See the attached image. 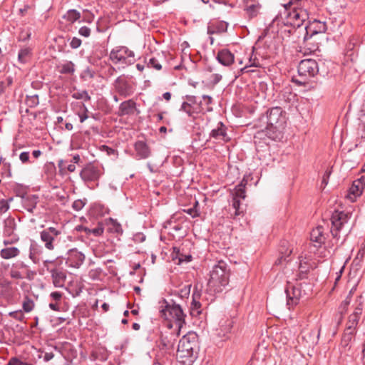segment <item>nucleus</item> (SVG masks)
Instances as JSON below:
<instances>
[{
  "label": "nucleus",
  "mask_w": 365,
  "mask_h": 365,
  "mask_svg": "<svg viewBox=\"0 0 365 365\" xmlns=\"http://www.w3.org/2000/svg\"><path fill=\"white\" fill-rule=\"evenodd\" d=\"M106 212V209L104 205L95 203L91 207L89 214L93 217H98L103 215Z\"/></svg>",
  "instance_id": "nucleus-34"
},
{
  "label": "nucleus",
  "mask_w": 365,
  "mask_h": 365,
  "mask_svg": "<svg viewBox=\"0 0 365 365\" xmlns=\"http://www.w3.org/2000/svg\"><path fill=\"white\" fill-rule=\"evenodd\" d=\"M115 91L124 98L129 97L134 93V83L128 80L125 76H118L113 83Z\"/></svg>",
  "instance_id": "nucleus-10"
},
{
  "label": "nucleus",
  "mask_w": 365,
  "mask_h": 365,
  "mask_svg": "<svg viewBox=\"0 0 365 365\" xmlns=\"http://www.w3.org/2000/svg\"><path fill=\"white\" fill-rule=\"evenodd\" d=\"M134 148L140 159H146L150 155V149L148 144L143 140L136 141L134 145Z\"/></svg>",
  "instance_id": "nucleus-22"
},
{
  "label": "nucleus",
  "mask_w": 365,
  "mask_h": 365,
  "mask_svg": "<svg viewBox=\"0 0 365 365\" xmlns=\"http://www.w3.org/2000/svg\"><path fill=\"white\" fill-rule=\"evenodd\" d=\"M349 219V214L343 211L334 210L331 216V233L334 238L339 239V232L343 225L347 223Z\"/></svg>",
  "instance_id": "nucleus-8"
},
{
  "label": "nucleus",
  "mask_w": 365,
  "mask_h": 365,
  "mask_svg": "<svg viewBox=\"0 0 365 365\" xmlns=\"http://www.w3.org/2000/svg\"><path fill=\"white\" fill-rule=\"evenodd\" d=\"M106 224L108 232L115 234L117 236L123 235V230L122 226L116 220L109 218L106 220Z\"/></svg>",
  "instance_id": "nucleus-27"
},
{
  "label": "nucleus",
  "mask_w": 365,
  "mask_h": 365,
  "mask_svg": "<svg viewBox=\"0 0 365 365\" xmlns=\"http://www.w3.org/2000/svg\"><path fill=\"white\" fill-rule=\"evenodd\" d=\"M201 293L200 291L197 290V287H194V292L192 293V301L190 306V314L192 317H197L201 314V304L199 302Z\"/></svg>",
  "instance_id": "nucleus-20"
},
{
  "label": "nucleus",
  "mask_w": 365,
  "mask_h": 365,
  "mask_svg": "<svg viewBox=\"0 0 365 365\" xmlns=\"http://www.w3.org/2000/svg\"><path fill=\"white\" fill-rule=\"evenodd\" d=\"M75 71V64L71 61H67L59 66V73L61 74L73 75Z\"/></svg>",
  "instance_id": "nucleus-33"
},
{
  "label": "nucleus",
  "mask_w": 365,
  "mask_h": 365,
  "mask_svg": "<svg viewBox=\"0 0 365 365\" xmlns=\"http://www.w3.org/2000/svg\"><path fill=\"white\" fill-rule=\"evenodd\" d=\"M211 83L213 86L217 84L222 78V76L218 73H214L210 76Z\"/></svg>",
  "instance_id": "nucleus-58"
},
{
  "label": "nucleus",
  "mask_w": 365,
  "mask_h": 365,
  "mask_svg": "<svg viewBox=\"0 0 365 365\" xmlns=\"http://www.w3.org/2000/svg\"><path fill=\"white\" fill-rule=\"evenodd\" d=\"M212 103V98L207 95L202 96V101H199L195 106L197 113H206L212 111V107L210 106Z\"/></svg>",
  "instance_id": "nucleus-21"
},
{
  "label": "nucleus",
  "mask_w": 365,
  "mask_h": 365,
  "mask_svg": "<svg viewBox=\"0 0 365 365\" xmlns=\"http://www.w3.org/2000/svg\"><path fill=\"white\" fill-rule=\"evenodd\" d=\"M191 284L185 285L180 291L176 292L178 295L181 299L188 298L190 293Z\"/></svg>",
  "instance_id": "nucleus-41"
},
{
  "label": "nucleus",
  "mask_w": 365,
  "mask_h": 365,
  "mask_svg": "<svg viewBox=\"0 0 365 365\" xmlns=\"http://www.w3.org/2000/svg\"><path fill=\"white\" fill-rule=\"evenodd\" d=\"M230 276V269L228 264L223 260L218 261L210 271L207 292L212 295L222 292L229 284Z\"/></svg>",
  "instance_id": "nucleus-3"
},
{
  "label": "nucleus",
  "mask_w": 365,
  "mask_h": 365,
  "mask_svg": "<svg viewBox=\"0 0 365 365\" xmlns=\"http://www.w3.org/2000/svg\"><path fill=\"white\" fill-rule=\"evenodd\" d=\"M71 97L76 100L82 99L86 102L89 101L91 100V96H89L86 90L77 91L76 92H73L71 94Z\"/></svg>",
  "instance_id": "nucleus-39"
},
{
  "label": "nucleus",
  "mask_w": 365,
  "mask_h": 365,
  "mask_svg": "<svg viewBox=\"0 0 365 365\" xmlns=\"http://www.w3.org/2000/svg\"><path fill=\"white\" fill-rule=\"evenodd\" d=\"M267 126L265 135L273 140L281 138V129L286 123V113L280 107H273L267 111Z\"/></svg>",
  "instance_id": "nucleus-4"
},
{
  "label": "nucleus",
  "mask_w": 365,
  "mask_h": 365,
  "mask_svg": "<svg viewBox=\"0 0 365 365\" xmlns=\"http://www.w3.org/2000/svg\"><path fill=\"white\" fill-rule=\"evenodd\" d=\"M162 303L160 309V317L166 320H173L179 329L182 327L185 324L186 314L181 305L174 299H170V302L163 299Z\"/></svg>",
  "instance_id": "nucleus-5"
},
{
  "label": "nucleus",
  "mask_w": 365,
  "mask_h": 365,
  "mask_svg": "<svg viewBox=\"0 0 365 365\" xmlns=\"http://www.w3.org/2000/svg\"><path fill=\"white\" fill-rule=\"evenodd\" d=\"M302 31L304 32L303 40L305 41L314 34L325 32L327 31V25L325 22L314 19L309 25L306 24L302 28Z\"/></svg>",
  "instance_id": "nucleus-12"
},
{
  "label": "nucleus",
  "mask_w": 365,
  "mask_h": 365,
  "mask_svg": "<svg viewBox=\"0 0 365 365\" xmlns=\"http://www.w3.org/2000/svg\"><path fill=\"white\" fill-rule=\"evenodd\" d=\"M4 235L5 236L11 237V240H4V245H11L18 241V237L16 235H14V231L16 227L15 220L12 217H8L4 220Z\"/></svg>",
  "instance_id": "nucleus-13"
},
{
  "label": "nucleus",
  "mask_w": 365,
  "mask_h": 365,
  "mask_svg": "<svg viewBox=\"0 0 365 365\" xmlns=\"http://www.w3.org/2000/svg\"><path fill=\"white\" fill-rule=\"evenodd\" d=\"M228 24L225 21L210 22L207 26V34L210 35L220 34L227 31Z\"/></svg>",
  "instance_id": "nucleus-23"
},
{
  "label": "nucleus",
  "mask_w": 365,
  "mask_h": 365,
  "mask_svg": "<svg viewBox=\"0 0 365 365\" xmlns=\"http://www.w3.org/2000/svg\"><path fill=\"white\" fill-rule=\"evenodd\" d=\"M91 33V30L88 26H82L78 30V34L83 37H89Z\"/></svg>",
  "instance_id": "nucleus-53"
},
{
  "label": "nucleus",
  "mask_w": 365,
  "mask_h": 365,
  "mask_svg": "<svg viewBox=\"0 0 365 365\" xmlns=\"http://www.w3.org/2000/svg\"><path fill=\"white\" fill-rule=\"evenodd\" d=\"M81 16V13L76 9H69L66 14L63 15V18L71 24H73L76 21L79 20Z\"/></svg>",
  "instance_id": "nucleus-35"
},
{
  "label": "nucleus",
  "mask_w": 365,
  "mask_h": 365,
  "mask_svg": "<svg viewBox=\"0 0 365 365\" xmlns=\"http://www.w3.org/2000/svg\"><path fill=\"white\" fill-rule=\"evenodd\" d=\"M81 43L82 41L79 38L73 37L70 42V46L73 49H76L81 46Z\"/></svg>",
  "instance_id": "nucleus-54"
},
{
  "label": "nucleus",
  "mask_w": 365,
  "mask_h": 365,
  "mask_svg": "<svg viewBox=\"0 0 365 365\" xmlns=\"http://www.w3.org/2000/svg\"><path fill=\"white\" fill-rule=\"evenodd\" d=\"M82 107L83 108L84 113L78 114L81 123H83L88 118V116L87 115L88 110L86 106L84 103H82Z\"/></svg>",
  "instance_id": "nucleus-56"
},
{
  "label": "nucleus",
  "mask_w": 365,
  "mask_h": 365,
  "mask_svg": "<svg viewBox=\"0 0 365 365\" xmlns=\"http://www.w3.org/2000/svg\"><path fill=\"white\" fill-rule=\"evenodd\" d=\"M292 250H287L284 253L281 251L282 255L276 260L275 264H280L282 263L283 261L288 262L289 259H287V257H289L290 254L292 253Z\"/></svg>",
  "instance_id": "nucleus-47"
},
{
  "label": "nucleus",
  "mask_w": 365,
  "mask_h": 365,
  "mask_svg": "<svg viewBox=\"0 0 365 365\" xmlns=\"http://www.w3.org/2000/svg\"><path fill=\"white\" fill-rule=\"evenodd\" d=\"M58 166L60 170H67L70 173H73L76 170V165L74 163H71L70 164H68L67 160H58Z\"/></svg>",
  "instance_id": "nucleus-40"
},
{
  "label": "nucleus",
  "mask_w": 365,
  "mask_h": 365,
  "mask_svg": "<svg viewBox=\"0 0 365 365\" xmlns=\"http://www.w3.org/2000/svg\"><path fill=\"white\" fill-rule=\"evenodd\" d=\"M359 318L355 316L349 315L346 325L353 327L356 329Z\"/></svg>",
  "instance_id": "nucleus-50"
},
{
  "label": "nucleus",
  "mask_w": 365,
  "mask_h": 365,
  "mask_svg": "<svg viewBox=\"0 0 365 365\" xmlns=\"http://www.w3.org/2000/svg\"><path fill=\"white\" fill-rule=\"evenodd\" d=\"M101 150L106 153V154L109 156L113 155L117 158L118 151L112 148L108 147V145H103L101 147Z\"/></svg>",
  "instance_id": "nucleus-49"
},
{
  "label": "nucleus",
  "mask_w": 365,
  "mask_h": 365,
  "mask_svg": "<svg viewBox=\"0 0 365 365\" xmlns=\"http://www.w3.org/2000/svg\"><path fill=\"white\" fill-rule=\"evenodd\" d=\"M85 255L77 249H71L68 252L66 263L69 267L78 268L85 260Z\"/></svg>",
  "instance_id": "nucleus-15"
},
{
  "label": "nucleus",
  "mask_w": 365,
  "mask_h": 365,
  "mask_svg": "<svg viewBox=\"0 0 365 365\" xmlns=\"http://www.w3.org/2000/svg\"><path fill=\"white\" fill-rule=\"evenodd\" d=\"M312 2L309 0H290L288 4L284 5L287 10L292 6H294L292 11H289L287 16L285 25H289L293 29H300L305 21L309 18Z\"/></svg>",
  "instance_id": "nucleus-2"
},
{
  "label": "nucleus",
  "mask_w": 365,
  "mask_h": 365,
  "mask_svg": "<svg viewBox=\"0 0 365 365\" xmlns=\"http://www.w3.org/2000/svg\"><path fill=\"white\" fill-rule=\"evenodd\" d=\"M173 259H178V264H181L182 262H189L192 260V256L190 255L182 254L180 249L178 247H173V251L171 254Z\"/></svg>",
  "instance_id": "nucleus-30"
},
{
  "label": "nucleus",
  "mask_w": 365,
  "mask_h": 365,
  "mask_svg": "<svg viewBox=\"0 0 365 365\" xmlns=\"http://www.w3.org/2000/svg\"><path fill=\"white\" fill-rule=\"evenodd\" d=\"M180 110L185 112L190 117H193L195 114H197L195 111V106H192L190 103L183 102Z\"/></svg>",
  "instance_id": "nucleus-38"
},
{
  "label": "nucleus",
  "mask_w": 365,
  "mask_h": 365,
  "mask_svg": "<svg viewBox=\"0 0 365 365\" xmlns=\"http://www.w3.org/2000/svg\"><path fill=\"white\" fill-rule=\"evenodd\" d=\"M210 138L215 140H222L228 142L230 138L227 133V127L222 122H219L215 128H213L210 133Z\"/></svg>",
  "instance_id": "nucleus-18"
},
{
  "label": "nucleus",
  "mask_w": 365,
  "mask_h": 365,
  "mask_svg": "<svg viewBox=\"0 0 365 365\" xmlns=\"http://www.w3.org/2000/svg\"><path fill=\"white\" fill-rule=\"evenodd\" d=\"M86 203H87V200L86 198L76 200L73 202L72 208L75 211H80L83 208V207L86 205Z\"/></svg>",
  "instance_id": "nucleus-42"
},
{
  "label": "nucleus",
  "mask_w": 365,
  "mask_h": 365,
  "mask_svg": "<svg viewBox=\"0 0 365 365\" xmlns=\"http://www.w3.org/2000/svg\"><path fill=\"white\" fill-rule=\"evenodd\" d=\"M61 238V230L54 227H48L40 232L41 241L44 244L45 248L48 251L54 250Z\"/></svg>",
  "instance_id": "nucleus-7"
},
{
  "label": "nucleus",
  "mask_w": 365,
  "mask_h": 365,
  "mask_svg": "<svg viewBox=\"0 0 365 365\" xmlns=\"http://www.w3.org/2000/svg\"><path fill=\"white\" fill-rule=\"evenodd\" d=\"M95 76V72L90 67H87L81 74V78L84 80L92 79Z\"/></svg>",
  "instance_id": "nucleus-44"
},
{
  "label": "nucleus",
  "mask_w": 365,
  "mask_h": 365,
  "mask_svg": "<svg viewBox=\"0 0 365 365\" xmlns=\"http://www.w3.org/2000/svg\"><path fill=\"white\" fill-rule=\"evenodd\" d=\"M102 173L99 167L89 163L81 170L80 176L85 182L89 183L98 181Z\"/></svg>",
  "instance_id": "nucleus-11"
},
{
  "label": "nucleus",
  "mask_w": 365,
  "mask_h": 365,
  "mask_svg": "<svg viewBox=\"0 0 365 365\" xmlns=\"http://www.w3.org/2000/svg\"><path fill=\"white\" fill-rule=\"evenodd\" d=\"M310 239L312 242L317 243V246L319 247L324 244L326 240L324 234V227L322 226H318L313 229L310 233Z\"/></svg>",
  "instance_id": "nucleus-26"
},
{
  "label": "nucleus",
  "mask_w": 365,
  "mask_h": 365,
  "mask_svg": "<svg viewBox=\"0 0 365 365\" xmlns=\"http://www.w3.org/2000/svg\"><path fill=\"white\" fill-rule=\"evenodd\" d=\"M76 230L77 231L84 232L87 236L93 235L95 237H99L103 234L104 227L102 222H98L97 227L92 229L83 225H78L76 227Z\"/></svg>",
  "instance_id": "nucleus-24"
},
{
  "label": "nucleus",
  "mask_w": 365,
  "mask_h": 365,
  "mask_svg": "<svg viewBox=\"0 0 365 365\" xmlns=\"http://www.w3.org/2000/svg\"><path fill=\"white\" fill-rule=\"evenodd\" d=\"M285 292L287 298V304L289 306V309H291V307L298 304L302 297L301 288L289 283L285 289Z\"/></svg>",
  "instance_id": "nucleus-14"
},
{
  "label": "nucleus",
  "mask_w": 365,
  "mask_h": 365,
  "mask_svg": "<svg viewBox=\"0 0 365 365\" xmlns=\"http://www.w3.org/2000/svg\"><path fill=\"white\" fill-rule=\"evenodd\" d=\"M161 343L163 346V347L168 349L171 346H173V343L171 342L168 339V336H161Z\"/></svg>",
  "instance_id": "nucleus-59"
},
{
  "label": "nucleus",
  "mask_w": 365,
  "mask_h": 365,
  "mask_svg": "<svg viewBox=\"0 0 365 365\" xmlns=\"http://www.w3.org/2000/svg\"><path fill=\"white\" fill-rule=\"evenodd\" d=\"M297 71L300 76L305 78L314 77L319 72L318 63L312 58L303 59L298 65Z\"/></svg>",
  "instance_id": "nucleus-9"
},
{
  "label": "nucleus",
  "mask_w": 365,
  "mask_h": 365,
  "mask_svg": "<svg viewBox=\"0 0 365 365\" xmlns=\"http://www.w3.org/2000/svg\"><path fill=\"white\" fill-rule=\"evenodd\" d=\"M232 205V207L235 209V216L240 215L241 213V211L240 210V199H237V197H233Z\"/></svg>",
  "instance_id": "nucleus-51"
},
{
  "label": "nucleus",
  "mask_w": 365,
  "mask_h": 365,
  "mask_svg": "<svg viewBox=\"0 0 365 365\" xmlns=\"http://www.w3.org/2000/svg\"><path fill=\"white\" fill-rule=\"evenodd\" d=\"M50 297L56 302L60 301L62 298V293L60 292H53L51 293Z\"/></svg>",
  "instance_id": "nucleus-63"
},
{
  "label": "nucleus",
  "mask_w": 365,
  "mask_h": 365,
  "mask_svg": "<svg viewBox=\"0 0 365 365\" xmlns=\"http://www.w3.org/2000/svg\"><path fill=\"white\" fill-rule=\"evenodd\" d=\"M52 282L56 287H64L66 279V271L60 267H53L50 271Z\"/></svg>",
  "instance_id": "nucleus-17"
},
{
  "label": "nucleus",
  "mask_w": 365,
  "mask_h": 365,
  "mask_svg": "<svg viewBox=\"0 0 365 365\" xmlns=\"http://www.w3.org/2000/svg\"><path fill=\"white\" fill-rule=\"evenodd\" d=\"M22 306L23 309L25 312H30L33 309L34 304L33 300H31L29 297H26Z\"/></svg>",
  "instance_id": "nucleus-45"
},
{
  "label": "nucleus",
  "mask_w": 365,
  "mask_h": 365,
  "mask_svg": "<svg viewBox=\"0 0 365 365\" xmlns=\"http://www.w3.org/2000/svg\"><path fill=\"white\" fill-rule=\"evenodd\" d=\"M353 336H351V334H343L342 336V339H341V344L344 346H346L349 345V342L352 340L353 339Z\"/></svg>",
  "instance_id": "nucleus-57"
},
{
  "label": "nucleus",
  "mask_w": 365,
  "mask_h": 365,
  "mask_svg": "<svg viewBox=\"0 0 365 365\" xmlns=\"http://www.w3.org/2000/svg\"><path fill=\"white\" fill-rule=\"evenodd\" d=\"M199 337L195 332L190 331L179 341L177 360L181 365H192L198 356Z\"/></svg>",
  "instance_id": "nucleus-1"
},
{
  "label": "nucleus",
  "mask_w": 365,
  "mask_h": 365,
  "mask_svg": "<svg viewBox=\"0 0 365 365\" xmlns=\"http://www.w3.org/2000/svg\"><path fill=\"white\" fill-rule=\"evenodd\" d=\"M362 310H363L362 306H361V304H359L355 308L354 312L351 315L355 316L356 317H358L360 319V316L362 314Z\"/></svg>",
  "instance_id": "nucleus-64"
},
{
  "label": "nucleus",
  "mask_w": 365,
  "mask_h": 365,
  "mask_svg": "<svg viewBox=\"0 0 365 365\" xmlns=\"http://www.w3.org/2000/svg\"><path fill=\"white\" fill-rule=\"evenodd\" d=\"M13 191L17 197H20L21 200L24 198L27 195L28 187L22 184L16 183L13 186Z\"/></svg>",
  "instance_id": "nucleus-36"
},
{
  "label": "nucleus",
  "mask_w": 365,
  "mask_h": 365,
  "mask_svg": "<svg viewBox=\"0 0 365 365\" xmlns=\"http://www.w3.org/2000/svg\"><path fill=\"white\" fill-rule=\"evenodd\" d=\"M9 209V201L4 199L0 200V213H4Z\"/></svg>",
  "instance_id": "nucleus-55"
},
{
  "label": "nucleus",
  "mask_w": 365,
  "mask_h": 365,
  "mask_svg": "<svg viewBox=\"0 0 365 365\" xmlns=\"http://www.w3.org/2000/svg\"><path fill=\"white\" fill-rule=\"evenodd\" d=\"M350 192L354 195H359L361 193L360 182H358L357 184H356V181L354 182L352 186L350 188Z\"/></svg>",
  "instance_id": "nucleus-52"
},
{
  "label": "nucleus",
  "mask_w": 365,
  "mask_h": 365,
  "mask_svg": "<svg viewBox=\"0 0 365 365\" xmlns=\"http://www.w3.org/2000/svg\"><path fill=\"white\" fill-rule=\"evenodd\" d=\"M101 272V269H91L90 272H89V277L93 279H98L100 274Z\"/></svg>",
  "instance_id": "nucleus-61"
},
{
  "label": "nucleus",
  "mask_w": 365,
  "mask_h": 365,
  "mask_svg": "<svg viewBox=\"0 0 365 365\" xmlns=\"http://www.w3.org/2000/svg\"><path fill=\"white\" fill-rule=\"evenodd\" d=\"M136 103L133 99L122 102L118 108V115H132L136 112L137 114L140 113V110L136 108Z\"/></svg>",
  "instance_id": "nucleus-16"
},
{
  "label": "nucleus",
  "mask_w": 365,
  "mask_h": 365,
  "mask_svg": "<svg viewBox=\"0 0 365 365\" xmlns=\"http://www.w3.org/2000/svg\"><path fill=\"white\" fill-rule=\"evenodd\" d=\"M19 159L22 163H27L29 162V152H22L19 155Z\"/></svg>",
  "instance_id": "nucleus-60"
},
{
  "label": "nucleus",
  "mask_w": 365,
  "mask_h": 365,
  "mask_svg": "<svg viewBox=\"0 0 365 365\" xmlns=\"http://www.w3.org/2000/svg\"><path fill=\"white\" fill-rule=\"evenodd\" d=\"M359 120V123L357 128V135L361 139H365V100L360 110Z\"/></svg>",
  "instance_id": "nucleus-29"
},
{
  "label": "nucleus",
  "mask_w": 365,
  "mask_h": 365,
  "mask_svg": "<svg viewBox=\"0 0 365 365\" xmlns=\"http://www.w3.org/2000/svg\"><path fill=\"white\" fill-rule=\"evenodd\" d=\"M311 269H312V265L309 262L304 259H300L297 279L307 278V274Z\"/></svg>",
  "instance_id": "nucleus-31"
},
{
  "label": "nucleus",
  "mask_w": 365,
  "mask_h": 365,
  "mask_svg": "<svg viewBox=\"0 0 365 365\" xmlns=\"http://www.w3.org/2000/svg\"><path fill=\"white\" fill-rule=\"evenodd\" d=\"M216 59L222 66H230L235 61V56L229 49L222 48L217 52Z\"/></svg>",
  "instance_id": "nucleus-19"
},
{
  "label": "nucleus",
  "mask_w": 365,
  "mask_h": 365,
  "mask_svg": "<svg viewBox=\"0 0 365 365\" xmlns=\"http://www.w3.org/2000/svg\"><path fill=\"white\" fill-rule=\"evenodd\" d=\"M247 12L250 16L253 17L257 15V7L255 5H251L247 7Z\"/></svg>",
  "instance_id": "nucleus-62"
},
{
  "label": "nucleus",
  "mask_w": 365,
  "mask_h": 365,
  "mask_svg": "<svg viewBox=\"0 0 365 365\" xmlns=\"http://www.w3.org/2000/svg\"><path fill=\"white\" fill-rule=\"evenodd\" d=\"M148 66L153 68L158 71L162 68L161 64L159 63L158 60L155 58H150L148 63Z\"/></svg>",
  "instance_id": "nucleus-48"
},
{
  "label": "nucleus",
  "mask_w": 365,
  "mask_h": 365,
  "mask_svg": "<svg viewBox=\"0 0 365 365\" xmlns=\"http://www.w3.org/2000/svg\"><path fill=\"white\" fill-rule=\"evenodd\" d=\"M31 54V51L29 48H21L18 54V60L22 63H26Z\"/></svg>",
  "instance_id": "nucleus-37"
},
{
  "label": "nucleus",
  "mask_w": 365,
  "mask_h": 365,
  "mask_svg": "<svg viewBox=\"0 0 365 365\" xmlns=\"http://www.w3.org/2000/svg\"><path fill=\"white\" fill-rule=\"evenodd\" d=\"M38 96L37 95L27 96L26 98V103L31 108H34L38 104Z\"/></svg>",
  "instance_id": "nucleus-43"
},
{
  "label": "nucleus",
  "mask_w": 365,
  "mask_h": 365,
  "mask_svg": "<svg viewBox=\"0 0 365 365\" xmlns=\"http://www.w3.org/2000/svg\"><path fill=\"white\" fill-rule=\"evenodd\" d=\"M19 250L16 247H7L0 251V256L5 259H9L18 256Z\"/></svg>",
  "instance_id": "nucleus-32"
},
{
  "label": "nucleus",
  "mask_w": 365,
  "mask_h": 365,
  "mask_svg": "<svg viewBox=\"0 0 365 365\" xmlns=\"http://www.w3.org/2000/svg\"><path fill=\"white\" fill-rule=\"evenodd\" d=\"M38 202V196L36 195H26L21 200L23 207L30 213H33Z\"/></svg>",
  "instance_id": "nucleus-25"
},
{
  "label": "nucleus",
  "mask_w": 365,
  "mask_h": 365,
  "mask_svg": "<svg viewBox=\"0 0 365 365\" xmlns=\"http://www.w3.org/2000/svg\"><path fill=\"white\" fill-rule=\"evenodd\" d=\"M245 189L236 186L234 190L233 197H237V199H245Z\"/></svg>",
  "instance_id": "nucleus-46"
},
{
  "label": "nucleus",
  "mask_w": 365,
  "mask_h": 365,
  "mask_svg": "<svg viewBox=\"0 0 365 365\" xmlns=\"http://www.w3.org/2000/svg\"><path fill=\"white\" fill-rule=\"evenodd\" d=\"M43 253L42 247L38 245L36 242H32L29 247V258L34 263H38L39 261V257Z\"/></svg>",
  "instance_id": "nucleus-28"
},
{
  "label": "nucleus",
  "mask_w": 365,
  "mask_h": 365,
  "mask_svg": "<svg viewBox=\"0 0 365 365\" xmlns=\"http://www.w3.org/2000/svg\"><path fill=\"white\" fill-rule=\"evenodd\" d=\"M109 59L114 64H121L124 68L135 62V53L126 46H116L109 54Z\"/></svg>",
  "instance_id": "nucleus-6"
}]
</instances>
